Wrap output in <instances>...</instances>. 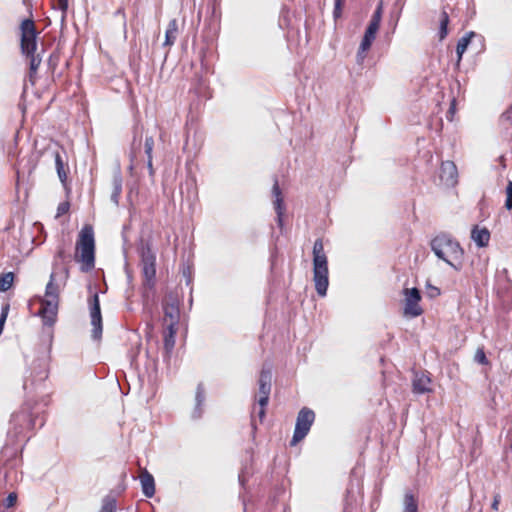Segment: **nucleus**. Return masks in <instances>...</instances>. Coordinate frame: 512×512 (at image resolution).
I'll use <instances>...</instances> for the list:
<instances>
[{
  "label": "nucleus",
  "instance_id": "f257e3e1",
  "mask_svg": "<svg viewBox=\"0 0 512 512\" xmlns=\"http://www.w3.org/2000/svg\"><path fill=\"white\" fill-rule=\"evenodd\" d=\"M45 421L43 405L34 400H26L10 416L3 453L9 459L21 457L25 445L35 430L44 426Z\"/></svg>",
  "mask_w": 512,
  "mask_h": 512
},
{
  "label": "nucleus",
  "instance_id": "f03ea898",
  "mask_svg": "<svg viewBox=\"0 0 512 512\" xmlns=\"http://www.w3.org/2000/svg\"><path fill=\"white\" fill-rule=\"evenodd\" d=\"M69 278V269L67 267L61 268L60 271L54 270L49 277L46 285L45 296L41 301L39 315L42 318L43 324L46 326H53L57 319L59 307V294L66 286Z\"/></svg>",
  "mask_w": 512,
  "mask_h": 512
},
{
  "label": "nucleus",
  "instance_id": "7ed1b4c3",
  "mask_svg": "<svg viewBox=\"0 0 512 512\" xmlns=\"http://www.w3.org/2000/svg\"><path fill=\"white\" fill-rule=\"evenodd\" d=\"M434 254L454 270L460 271L463 266L464 250L459 242L450 235L442 233L435 236L430 242Z\"/></svg>",
  "mask_w": 512,
  "mask_h": 512
},
{
  "label": "nucleus",
  "instance_id": "20e7f679",
  "mask_svg": "<svg viewBox=\"0 0 512 512\" xmlns=\"http://www.w3.org/2000/svg\"><path fill=\"white\" fill-rule=\"evenodd\" d=\"M77 249H79L81 253V261L83 263L82 270L85 272L91 270L95 265V242L91 227H85L80 232Z\"/></svg>",
  "mask_w": 512,
  "mask_h": 512
},
{
  "label": "nucleus",
  "instance_id": "39448f33",
  "mask_svg": "<svg viewBox=\"0 0 512 512\" xmlns=\"http://www.w3.org/2000/svg\"><path fill=\"white\" fill-rule=\"evenodd\" d=\"M138 251L141 258L144 285L152 288L156 277V256L151 249V245L148 242L144 243L143 240L140 242Z\"/></svg>",
  "mask_w": 512,
  "mask_h": 512
},
{
  "label": "nucleus",
  "instance_id": "423d86ee",
  "mask_svg": "<svg viewBox=\"0 0 512 512\" xmlns=\"http://www.w3.org/2000/svg\"><path fill=\"white\" fill-rule=\"evenodd\" d=\"M314 420L315 413L310 408L303 407L298 412L293 437L290 443L292 446L296 445L307 436Z\"/></svg>",
  "mask_w": 512,
  "mask_h": 512
},
{
  "label": "nucleus",
  "instance_id": "0eeeda50",
  "mask_svg": "<svg viewBox=\"0 0 512 512\" xmlns=\"http://www.w3.org/2000/svg\"><path fill=\"white\" fill-rule=\"evenodd\" d=\"M21 38L20 47L22 54H31L37 50V37L34 21L32 19H24L20 25Z\"/></svg>",
  "mask_w": 512,
  "mask_h": 512
},
{
  "label": "nucleus",
  "instance_id": "6e6552de",
  "mask_svg": "<svg viewBox=\"0 0 512 512\" xmlns=\"http://www.w3.org/2000/svg\"><path fill=\"white\" fill-rule=\"evenodd\" d=\"M90 318H91V337L95 341H99L102 337V315L98 293H94L89 299Z\"/></svg>",
  "mask_w": 512,
  "mask_h": 512
},
{
  "label": "nucleus",
  "instance_id": "1a4fd4ad",
  "mask_svg": "<svg viewBox=\"0 0 512 512\" xmlns=\"http://www.w3.org/2000/svg\"><path fill=\"white\" fill-rule=\"evenodd\" d=\"M163 313V326L177 328L180 320V309L176 298L169 296L164 300Z\"/></svg>",
  "mask_w": 512,
  "mask_h": 512
},
{
  "label": "nucleus",
  "instance_id": "9d476101",
  "mask_svg": "<svg viewBox=\"0 0 512 512\" xmlns=\"http://www.w3.org/2000/svg\"><path fill=\"white\" fill-rule=\"evenodd\" d=\"M405 295L404 315L410 317H418L423 313L422 308L419 306L421 294L417 288H406L403 291Z\"/></svg>",
  "mask_w": 512,
  "mask_h": 512
},
{
  "label": "nucleus",
  "instance_id": "9b49d317",
  "mask_svg": "<svg viewBox=\"0 0 512 512\" xmlns=\"http://www.w3.org/2000/svg\"><path fill=\"white\" fill-rule=\"evenodd\" d=\"M329 270L328 269H313V281L317 294L320 297L327 295L329 286Z\"/></svg>",
  "mask_w": 512,
  "mask_h": 512
},
{
  "label": "nucleus",
  "instance_id": "f8f14e48",
  "mask_svg": "<svg viewBox=\"0 0 512 512\" xmlns=\"http://www.w3.org/2000/svg\"><path fill=\"white\" fill-rule=\"evenodd\" d=\"M272 194L274 196V209L276 212V222L280 229L283 227V216L285 211L284 200L278 181L275 180L272 187Z\"/></svg>",
  "mask_w": 512,
  "mask_h": 512
},
{
  "label": "nucleus",
  "instance_id": "ddd939ff",
  "mask_svg": "<svg viewBox=\"0 0 512 512\" xmlns=\"http://www.w3.org/2000/svg\"><path fill=\"white\" fill-rule=\"evenodd\" d=\"M382 14H383V2L380 1L373 12V15L371 17V20L365 30L364 37L371 38L375 40L376 34L379 30L380 23L382 20Z\"/></svg>",
  "mask_w": 512,
  "mask_h": 512
},
{
  "label": "nucleus",
  "instance_id": "4468645a",
  "mask_svg": "<svg viewBox=\"0 0 512 512\" xmlns=\"http://www.w3.org/2000/svg\"><path fill=\"white\" fill-rule=\"evenodd\" d=\"M313 269H328V259L322 239H316L313 245Z\"/></svg>",
  "mask_w": 512,
  "mask_h": 512
},
{
  "label": "nucleus",
  "instance_id": "2eb2a0df",
  "mask_svg": "<svg viewBox=\"0 0 512 512\" xmlns=\"http://www.w3.org/2000/svg\"><path fill=\"white\" fill-rule=\"evenodd\" d=\"M457 167L452 161H443L440 168V179L448 186H454L457 183Z\"/></svg>",
  "mask_w": 512,
  "mask_h": 512
},
{
  "label": "nucleus",
  "instance_id": "dca6fc26",
  "mask_svg": "<svg viewBox=\"0 0 512 512\" xmlns=\"http://www.w3.org/2000/svg\"><path fill=\"white\" fill-rule=\"evenodd\" d=\"M430 383L431 379L427 374L416 372L412 381L413 393L421 395L431 392Z\"/></svg>",
  "mask_w": 512,
  "mask_h": 512
},
{
  "label": "nucleus",
  "instance_id": "f3484780",
  "mask_svg": "<svg viewBox=\"0 0 512 512\" xmlns=\"http://www.w3.org/2000/svg\"><path fill=\"white\" fill-rule=\"evenodd\" d=\"M140 482L144 496L147 498L153 497L155 494V481L152 474H150L147 470H144V472H142L140 475Z\"/></svg>",
  "mask_w": 512,
  "mask_h": 512
},
{
  "label": "nucleus",
  "instance_id": "a211bd4d",
  "mask_svg": "<svg viewBox=\"0 0 512 512\" xmlns=\"http://www.w3.org/2000/svg\"><path fill=\"white\" fill-rule=\"evenodd\" d=\"M205 401V389L202 383H199L196 388V395H195V407L192 413V417L194 419L201 418L203 414V404Z\"/></svg>",
  "mask_w": 512,
  "mask_h": 512
},
{
  "label": "nucleus",
  "instance_id": "6ab92c4d",
  "mask_svg": "<svg viewBox=\"0 0 512 512\" xmlns=\"http://www.w3.org/2000/svg\"><path fill=\"white\" fill-rule=\"evenodd\" d=\"M471 238L478 247H486L490 240V232L487 228L479 229L478 226H475L471 231Z\"/></svg>",
  "mask_w": 512,
  "mask_h": 512
},
{
  "label": "nucleus",
  "instance_id": "aec40b11",
  "mask_svg": "<svg viewBox=\"0 0 512 512\" xmlns=\"http://www.w3.org/2000/svg\"><path fill=\"white\" fill-rule=\"evenodd\" d=\"M56 171L61 183L65 184L67 180V171L65 170L66 159L59 150L53 152Z\"/></svg>",
  "mask_w": 512,
  "mask_h": 512
},
{
  "label": "nucleus",
  "instance_id": "412c9836",
  "mask_svg": "<svg viewBox=\"0 0 512 512\" xmlns=\"http://www.w3.org/2000/svg\"><path fill=\"white\" fill-rule=\"evenodd\" d=\"M29 59V81L34 84L35 75L37 70L42 62V58L36 52H32L31 54H24Z\"/></svg>",
  "mask_w": 512,
  "mask_h": 512
},
{
  "label": "nucleus",
  "instance_id": "4be33fe9",
  "mask_svg": "<svg viewBox=\"0 0 512 512\" xmlns=\"http://www.w3.org/2000/svg\"><path fill=\"white\" fill-rule=\"evenodd\" d=\"M475 37H480V36L478 34H476L475 32L470 31L458 40L457 47H456L458 62L461 61L462 56H463L464 52L466 51L468 45L470 44L472 38H475Z\"/></svg>",
  "mask_w": 512,
  "mask_h": 512
},
{
  "label": "nucleus",
  "instance_id": "5701e85b",
  "mask_svg": "<svg viewBox=\"0 0 512 512\" xmlns=\"http://www.w3.org/2000/svg\"><path fill=\"white\" fill-rule=\"evenodd\" d=\"M177 333V328L175 327H165L163 332V343L164 349L167 354H170L175 346V335Z\"/></svg>",
  "mask_w": 512,
  "mask_h": 512
},
{
  "label": "nucleus",
  "instance_id": "b1692460",
  "mask_svg": "<svg viewBox=\"0 0 512 512\" xmlns=\"http://www.w3.org/2000/svg\"><path fill=\"white\" fill-rule=\"evenodd\" d=\"M177 35H178V23H177L176 19H172L168 23V27H167V30L165 33L164 45L172 46L177 39Z\"/></svg>",
  "mask_w": 512,
  "mask_h": 512
},
{
  "label": "nucleus",
  "instance_id": "393cba45",
  "mask_svg": "<svg viewBox=\"0 0 512 512\" xmlns=\"http://www.w3.org/2000/svg\"><path fill=\"white\" fill-rule=\"evenodd\" d=\"M122 183H123V179H122L121 174L120 173L115 174L113 176V180H112L113 190H112L110 198H111V201L116 206L119 205V200H120V196L122 193Z\"/></svg>",
  "mask_w": 512,
  "mask_h": 512
},
{
  "label": "nucleus",
  "instance_id": "a878e982",
  "mask_svg": "<svg viewBox=\"0 0 512 512\" xmlns=\"http://www.w3.org/2000/svg\"><path fill=\"white\" fill-rule=\"evenodd\" d=\"M403 512H418V501L411 491H407L404 495Z\"/></svg>",
  "mask_w": 512,
  "mask_h": 512
},
{
  "label": "nucleus",
  "instance_id": "bb28decb",
  "mask_svg": "<svg viewBox=\"0 0 512 512\" xmlns=\"http://www.w3.org/2000/svg\"><path fill=\"white\" fill-rule=\"evenodd\" d=\"M449 15L446 11H442L440 16L439 38L443 40L448 34Z\"/></svg>",
  "mask_w": 512,
  "mask_h": 512
},
{
  "label": "nucleus",
  "instance_id": "cd10ccee",
  "mask_svg": "<svg viewBox=\"0 0 512 512\" xmlns=\"http://www.w3.org/2000/svg\"><path fill=\"white\" fill-rule=\"evenodd\" d=\"M116 508V499L110 495H107L102 500V507L99 512H115Z\"/></svg>",
  "mask_w": 512,
  "mask_h": 512
},
{
  "label": "nucleus",
  "instance_id": "c85d7f7f",
  "mask_svg": "<svg viewBox=\"0 0 512 512\" xmlns=\"http://www.w3.org/2000/svg\"><path fill=\"white\" fill-rule=\"evenodd\" d=\"M14 280V275L12 272H8L6 274H3L0 277V291H7L11 288Z\"/></svg>",
  "mask_w": 512,
  "mask_h": 512
},
{
  "label": "nucleus",
  "instance_id": "c756f323",
  "mask_svg": "<svg viewBox=\"0 0 512 512\" xmlns=\"http://www.w3.org/2000/svg\"><path fill=\"white\" fill-rule=\"evenodd\" d=\"M499 293L507 300L512 299V281L510 279H506L505 285L499 290Z\"/></svg>",
  "mask_w": 512,
  "mask_h": 512
},
{
  "label": "nucleus",
  "instance_id": "7c9ffc66",
  "mask_svg": "<svg viewBox=\"0 0 512 512\" xmlns=\"http://www.w3.org/2000/svg\"><path fill=\"white\" fill-rule=\"evenodd\" d=\"M8 312H9V304L8 303H5L2 305L1 307V314H0V335L2 334L3 332V329H4V325H5V322H6V319H7V316H8Z\"/></svg>",
  "mask_w": 512,
  "mask_h": 512
},
{
  "label": "nucleus",
  "instance_id": "2f4dec72",
  "mask_svg": "<svg viewBox=\"0 0 512 512\" xmlns=\"http://www.w3.org/2000/svg\"><path fill=\"white\" fill-rule=\"evenodd\" d=\"M272 374L270 369L263 368L259 377V384L271 385Z\"/></svg>",
  "mask_w": 512,
  "mask_h": 512
},
{
  "label": "nucleus",
  "instance_id": "473e14b6",
  "mask_svg": "<svg viewBox=\"0 0 512 512\" xmlns=\"http://www.w3.org/2000/svg\"><path fill=\"white\" fill-rule=\"evenodd\" d=\"M153 147H154L153 136H146L144 148H145V154L147 155V158L152 157Z\"/></svg>",
  "mask_w": 512,
  "mask_h": 512
},
{
  "label": "nucleus",
  "instance_id": "72a5a7b5",
  "mask_svg": "<svg viewBox=\"0 0 512 512\" xmlns=\"http://www.w3.org/2000/svg\"><path fill=\"white\" fill-rule=\"evenodd\" d=\"M505 208L507 210L512 209V181H509L506 187V201Z\"/></svg>",
  "mask_w": 512,
  "mask_h": 512
},
{
  "label": "nucleus",
  "instance_id": "f704fd0d",
  "mask_svg": "<svg viewBox=\"0 0 512 512\" xmlns=\"http://www.w3.org/2000/svg\"><path fill=\"white\" fill-rule=\"evenodd\" d=\"M475 361L482 365H488L489 361L486 357V354L482 348L477 349L474 357Z\"/></svg>",
  "mask_w": 512,
  "mask_h": 512
},
{
  "label": "nucleus",
  "instance_id": "c9c22d12",
  "mask_svg": "<svg viewBox=\"0 0 512 512\" xmlns=\"http://www.w3.org/2000/svg\"><path fill=\"white\" fill-rule=\"evenodd\" d=\"M16 501H17V494L15 492H11L8 494V496L4 500L3 505L6 508H11L16 504Z\"/></svg>",
  "mask_w": 512,
  "mask_h": 512
},
{
  "label": "nucleus",
  "instance_id": "e433bc0d",
  "mask_svg": "<svg viewBox=\"0 0 512 512\" xmlns=\"http://www.w3.org/2000/svg\"><path fill=\"white\" fill-rule=\"evenodd\" d=\"M501 123L504 125L505 123L511 124L512 123V105L502 113L500 117Z\"/></svg>",
  "mask_w": 512,
  "mask_h": 512
},
{
  "label": "nucleus",
  "instance_id": "4c0bfd02",
  "mask_svg": "<svg viewBox=\"0 0 512 512\" xmlns=\"http://www.w3.org/2000/svg\"><path fill=\"white\" fill-rule=\"evenodd\" d=\"M373 41H374L373 39L366 38V37L363 36L362 41H361L360 46H359V49L361 50V53H366L370 49Z\"/></svg>",
  "mask_w": 512,
  "mask_h": 512
},
{
  "label": "nucleus",
  "instance_id": "58836bf2",
  "mask_svg": "<svg viewBox=\"0 0 512 512\" xmlns=\"http://www.w3.org/2000/svg\"><path fill=\"white\" fill-rule=\"evenodd\" d=\"M373 41H374L373 39L366 38V37L363 36L362 41H361L360 46H359V49L361 50V53H366L370 49Z\"/></svg>",
  "mask_w": 512,
  "mask_h": 512
},
{
  "label": "nucleus",
  "instance_id": "ea45409f",
  "mask_svg": "<svg viewBox=\"0 0 512 512\" xmlns=\"http://www.w3.org/2000/svg\"><path fill=\"white\" fill-rule=\"evenodd\" d=\"M343 2L344 0H335L334 2L333 16L335 19L339 18L342 14Z\"/></svg>",
  "mask_w": 512,
  "mask_h": 512
},
{
  "label": "nucleus",
  "instance_id": "a19ab883",
  "mask_svg": "<svg viewBox=\"0 0 512 512\" xmlns=\"http://www.w3.org/2000/svg\"><path fill=\"white\" fill-rule=\"evenodd\" d=\"M70 204L69 202H61L57 207V217L67 213L69 211Z\"/></svg>",
  "mask_w": 512,
  "mask_h": 512
},
{
  "label": "nucleus",
  "instance_id": "79ce46f5",
  "mask_svg": "<svg viewBox=\"0 0 512 512\" xmlns=\"http://www.w3.org/2000/svg\"><path fill=\"white\" fill-rule=\"evenodd\" d=\"M427 288H428V296L430 298H434V297H437L440 295V289L435 287V286H432L430 284L427 285Z\"/></svg>",
  "mask_w": 512,
  "mask_h": 512
},
{
  "label": "nucleus",
  "instance_id": "37998d69",
  "mask_svg": "<svg viewBox=\"0 0 512 512\" xmlns=\"http://www.w3.org/2000/svg\"><path fill=\"white\" fill-rule=\"evenodd\" d=\"M500 502H501V495H500V493L494 494L493 501H492V504H491V508L494 511H498Z\"/></svg>",
  "mask_w": 512,
  "mask_h": 512
},
{
  "label": "nucleus",
  "instance_id": "c03bdc74",
  "mask_svg": "<svg viewBox=\"0 0 512 512\" xmlns=\"http://www.w3.org/2000/svg\"><path fill=\"white\" fill-rule=\"evenodd\" d=\"M271 392V385L259 384L260 395L269 396Z\"/></svg>",
  "mask_w": 512,
  "mask_h": 512
},
{
  "label": "nucleus",
  "instance_id": "a18cd8bd",
  "mask_svg": "<svg viewBox=\"0 0 512 512\" xmlns=\"http://www.w3.org/2000/svg\"><path fill=\"white\" fill-rule=\"evenodd\" d=\"M268 401H269V396H266V395H260V398L258 400V403L260 405V408H265L266 405L268 404Z\"/></svg>",
  "mask_w": 512,
  "mask_h": 512
},
{
  "label": "nucleus",
  "instance_id": "49530a36",
  "mask_svg": "<svg viewBox=\"0 0 512 512\" xmlns=\"http://www.w3.org/2000/svg\"><path fill=\"white\" fill-rule=\"evenodd\" d=\"M455 112V99L452 100L451 102V105H450V108L448 110V115H447V118L451 121L452 120V117H453V114Z\"/></svg>",
  "mask_w": 512,
  "mask_h": 512
},
{
  "label": "nucleus",
  "instance_id": "de8ad7c7",
  "mask_svg": "<svg viewBox=\"0 0 512 512\" xmlns=\"http://www.w3.org/2000/svg\"><path fill=\"white\" fill-rule=\"evenodd\" d=\"M395 5L400 7L399 12H398V13L396 14V16H395V18H396L395 25H396V24H397V22H398V20H399V18H400L401 11H402V7H403L402 0H396V1H395Z\"/></svg>",
  "mask_w": 512,
  "mask_h": 512
},
{
  "label": "nucleus",
  "instance_id": "09e8293b",
  "mask_svg": "<svg viewBox=\"0 0 512 512\" xmlns=\"http://www.w3.org/2000/svg\"><path fill=\"white\" fill-rule=\"evenodd\" d=\"M59 9L65 11L68 8V0H57Z\"/></svg>",
  "mask_w": 512,
  "mask_h": 512
},
{
  "label": "nucleus",
  "instance_id": "8fccbe9b",
  "mask_svg": "<svg viewBox=\"0 0 512 512\" xmlns=\"http://www.w3.org/2000/svg\"><path fill=\"white\" fill-rule=\"evenodd\" d=\"M147 168L149 170L150 176H153L154 175V169H153L152 157L147 158Z\"/></svg>",
  "mask_w": 512,
  "mask_h": 512
},
{
  "label": "nucleus",
  "instance_id": "3c124183",
  "mask_svg": "<svg viewBox=\"0 0 512 512\" xmlns=\"http://www.w3.org/2000/svg\"><path fill=\"white\" fill-rule=\"evenodd\" d=\"M365 57H366V53H361V50L358 49V52H357V55H356L357 62L358 63H362L364 61Z\"/></svg>",
  "mask_w": 512,
  "mask_h": 512
},
{
  "label": "nucleus",
  "instance_id": "603ef678",
  "mask_svg": "<svg viewBox=\"0 0 512 512\" xmlns=\"http://www.w3.org/2000/svg\"><path fill=\"white\" fill-rule=\"evenodd\" d=\"M56 257L59 259H64L65 258L64 249H62V248L58 249V251L56 253Z\"/></svg>",
  "mask_w": 512,
  "mask_h": 512
},
{
  "label": "nucleus",
  "instance_id": "864d4df0",
  "mask_svg": "<svg viewBox=\"0 0 512 512\" xmlns=\"http://www.w3.org/2000/svg\"><path fill=\"white\" fill-rule=\"evenodd\" d=\"M258 417H259L260 421L262 422L265 417V408H260V410L258 411Z\"/></svg>",
  "mask_w": 512,
  "mask_h": 512
},
{
  "label": "nucleus",
  "instance_id": "5fc2aeb1",
  "mask_svg": "<svg viewBox=\"0 0 512 512\" xmlns=\"http://www.w3.org/2000/svg\"><path fill=\"white\" fill-rule=\"evenodd\" d=\"M245 481H246V478L244 476V473L242 472L239 474V482L242 486H244Z\"/></svg>",
  "mask_w": 512,
  "mask_h": 512
},
{
  "label": "nucleus",
  "instance_id": "6e6d98bb",
  "mask_svg": "<svg viewBox=\"0 0 512 512\" xmlns=\"http://www.w3.org/2000/svg\"><path fill=\"white\" fill-rule=\"evenodd\" d=\"M47 378V374L46 372H43V374L39 377V379L42 381V380H45Z\"/></svg>",
  "mask_w": 512,
  "mask_h": 512
},
{
  "label": "nucleus",
  "instance_id": "4d7b16f0",
  "mask_svg": "<svg viewBox=\"0 0 512 512\" xmlns=\"http://www.w3.org/2000/svg\"><path fill=\"white\" fill-rule=\"evenodd\" d=\"M251 426H252L253 431H255L256 430V424H255L253 419L251 421Z\"/></svg>",
  "mask_w": 512,
  "mask_h": 512
},
{
  "label": "nucleus",
  "instance_id": "13d9d810",
  "mask_svg": "<svg viewBox=\"0 0 512 512\" xmlns=\"http://www.w3.org/2000/svg\"><path fill=\"white\" fill-rule=\"evenodd\" d=\"M24 388L25 389L27 388V381H25V383H24Z\"/></svg>",
  "mask_w": 512,
  "mask_h": 512
}]
</instances>
